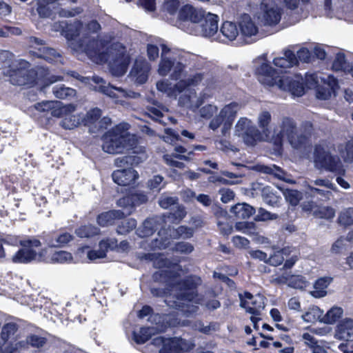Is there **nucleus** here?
I'll return each instance as SVG.
<instances>
[{
	"label": "nucleus",
	"instance_id": "obj_60",
	"mask_svg": "<svg viewBox=\"0 0 353 353\" xmlns=\"http://www.w3.org/2000/svg\"><path fill=\"white\" fill-rule=\"evenodd\" d=\"M172 290H173V288H171L169 285L163 288H151L150 293L154 297L164 298L170 295Z\"/></svg>",
	"mask_w": 353,
	"mask_h": 353
},
{
	"label": "nucleus",
	"instance_id": "obj_51",
	"mask_svg": "<svg viewBox=\"0 0 353 353\" xmlns=\"http://www.w3.org/2000/svg\"><path fill=\"white\" fill-rule=\"evenodd\" d=\"M14 54L8 50L0 51V69L10 68L13 61Z\"/></svg>",
	"mask_w": 353,
	"mask_h": 353
},
{
	"label": "nucleus",
	"instance_id": "obj_7",
	"mask_svg": "<svg viewBox=\"0 0 353 353\" xmlns=\"http://www.w3.org/2000/svg\"><path fill=\"white\" fill-rule=\"evenodd\" d=\"M236 103H231L221 109L219 115L214 117L210 122L209 127L216 130L223 124L222 133L225 135L231 129L234 119L236 117Z\"/></svg>",
	"mask_w": 353,
	"mask_h": 353
},
{
	"label": "nucleus",
	"instance_id": "obj_52",
	"mask_svg": "<svg viewBox=\"0 0 353 353\" xmlns=\"http://www.w3.org/2000/svg\"><path fill=\"white\" fill-rule=\"evenodd\" d=\"M139 195L129 194L120 198L117 201V205L122 208H128L131 209L137 205L138 203L134 202V197H137Z\"/></svg>",
	"mask_w": 353,
	"mask_h": 353
},
{
	"label": "nucleus",
	"instance_id": "obj_29",
	"mask_svg": "<svg viewBox=\"0 0 353 353\" xmlns=\"http://www.w3.org/2000/svg\"><path fill=\"white\" fill-rule=\"evenodd\" d=\"M220 31L230 41L234 40L239 34V29L236 25L231 21L223 22Z\"/></svg>",
	"mask_w": 353,
	"mask_h": 353
},
{
	"label": "nucleus",
	"instance_id": "obj_14",
	"mask_svg": "<svg viewBox=\"0 0 353 353\" xmlns=\"http://www.w3.org/2000/svg\"><path fill=\"white\" fill-rule=\"evenodd\" d=\"M126 216L127 214L121 210H110L99 214L97 216V223L102 228L108 227L114 225Z\"/></svg>",
	"mask_w": 353,
	"mask_h": 353
},
{
	"label": "nucleus",
	"instance_id": "obj_10",
	"mask_svg": "<svg viewBox=\"0 0 353 353\" xmlns=\"http://www.w3.org/2000/svg\"><path fill=\"white\" fill-rule=\"evenodd\" d=\"M154 341L162 345L159 353H185L189 350L186 340L181 337L159 336L155 338Z\"/></svg>",
	"mask_w": 353,
	"mask_h": 353
},
{
	"label": "nucleus",
	"instance_id": "obj_9",
	"mask_svg": "<svg viewBox=\"0 0 353 353\" xmlns=\"http://www.w3.org/2000/svg\"><path fill=\"white\" fill-rule=\"evenodd\" d=\"M8 73L12 85L29 88L38 84V72L34 69L17 68L9 70Z\"/></svg>",
	"mask_w": 353,
	"mask_h": 353
},
{
	"label": "nucleus",
	"instance_id": "obj_13",
	"mask_svg": "<svg viewBox=\"0 0 353 353\" xmlns=\"http://www.w3.org/2000/svg\"><path fill=\"white\" fill-rule=\"evenodd\" d=\"M43 240L50 248H62L73 240V236L62 230L52 231L43 234Z\"/></svg>",
	"mask_w": 353,
	"mask_h": 353
},
{
	"label": "nucleus",
	"instance_id": "obj_23",
	"mask_svg": "<svg viewBox=\"0 0 353 353\" xmlns=\"http://www.w3.org/2000/svg\"><path fill=\"white\" fill-rule=\"evenodd\" d=\"M130 57L122 52L118 54L114 61V65L111 68L113 74L121 77L125 74L130 64Z\"/></svg>",
	"mask_w": 353,
	"mask_h": 353
},
{
	"label": "nucleus",
	"instance_id": "obj_3",
	"mask_svg": "<svg viewBox=\"0 0 353 353\" xmlns=\"http://www.w3.org/2000/svg\"><path fill=\"white\" fill-rule=\"evenodd\" d=\"M102 140V148L109 154L122 153L124 150L130 153L134 152V149L137 148H145L138 145L137 140L128 132H125L119 125L106 132L103 135Z\"/></svg>",
	"mask_w": 353,
	"mask_h": 353
},
{
	"label": "nucleus",
	"instance_id": "obj_27",
	"mask_svg": "<svg viewBox=\"0 0 353 353\" xmlns=\"http://www.w3.org/2000/svg\"><path fill=\"white\" fill-rule=\"evenodd\" d=\"M99 229L91 224L83 225L75 230L76 235L81 238H92L99 234Z\"/></svg>",
	"mask_w": 353,
	"mask_h": 353
},
{
	"label": "nucleus",
	"instance_id": "obj_5",
	"mask_svg": "<svg viewBox=\"0 0 353 353\" xmlns=\"http://www.w3.org/2000/svg\"><path fill=\"white\" fill-rule=\"evenodd\" d=\"M314 161L317 168L345 175V170L337 156L332 155L320 144L316 145L314 150Z\"/></svg>",
	"mask_w": 353,
	"mask_h": 353
},
{
	"label": "nucleus",
	"instance_id": "obj_34",
	"mask_svg": "<svg viewBox=\"0 0 353 353\" xmlns=\"http://www.w3.org/2000/svg\"><path fill=\"white\" fill-rule=\"evenodd\" d=\"M335 213V210L330 206H317L313 211L314 217L325 220H332Z\"/></svg>",
	"mask_w": 353,
	"mask_h": 353
},
{
	"label": "nucleus",
	"instance_id": "obj_2",
	"mask_svg": "<svg viewBox=\"0 0 353 353\" xmlns=\"http://www.w3.org/2000/svg\"><path fill=\"white\" fill-rule=\"evenodd\" d=\"M148 159L145 148H137L130 154L118 157L115 160L117 167L123 168L114 170L112 174L114 182L121 186L133 185L139 178V174L133 168Z\"/></svg>",
	"mask_w": 353,
	"mask_h": 353
},
{
	"label": "nucleus",
	"instance_id": "obj_35",
	"mask_svg": "<svg viewBox=\"0 0 353 353\" xmlns=\"http://www.w3.org/2000/svg\"><path fill=\"white\" fill-rule=\"evenodd\" d=\"M194 233V230L192 228L186 225H179L173 230L171 236L174 239H189L193 236Z\"/></svg>",
	"mask_w": 353,
	"mask_h": 353
},
{
	"label": "nucleus",
	"instance_id": "obj_62",
	"mask_svg": "<svg viewBox=\"0 0 353 353\" xmlns=\"http://www.w3.org/2000/svg\"><path fill=\"white\" fill-rule=\"evenodd\" d=\"M296 57L298 61H301L303 63H310L312 61V53L307 48H301L297 51Z\"/></svg>",
	"mask_w": 353,
	"mask_h": 353
},
{
	"label": "nucleus",
	"instance_id": "obj_45",
	"mask_svg": "<svg viewBox=\"0 0 353 353\" xmlns=\"http://www.w3.org/2000/svg\"><path fill=\"white\" fill-rule=\"evenodd\" d=\"M174 65V61L166 57H163L159 64L158 72L161 76L165 77L168 74Z\"/></svg>",
	"mask_w": 353,
	"mask_h": 353
},
{
	"label": "nucleus",
	"instance_id": "obj_6",
	"mask_svg": "<svg viewBox=\"0 0 353 353\" xmlns=\"http://www.w3.org/2000/svg\"><path fill=\"white\" fill-rule=\"evenodd\" d=\"M28 42L31 48H34L37 51H30L34 57L44 59L48 63H63V57L55 49L50 47H46V41L34 36H31L28 39Z\"/></svg>",
	"mask_w": 353,
	"mask_h": 353
},
{
	"label": "nucleus",
	"instance_id": "obj_47",
	"mask_svg": "<svg viewBox=\"0 0 353 353\" xmlns=\"http://www.w3.org/2000/svg\"><path fill=\"white\" fill-rule=\"evenodd\" d=\"M320 312V309L318 307H312L303 314L301 317L305 322L314 323L319 319L321 316Z\"/></svg>",
	"mask_w": 353,
	"mask_h": 353
},
{
	"label": "nucleus",
	"instance_id": "obj_18",
	"mask_svg": "<svg viewBox=\"0 0 353 353\" xmlns=\"http://www.w3.org/2000/svg\"><path fill=\"white\" fill-rule=\"evenodd\" d=\"M263 10L262 21L264 25L273 26L278 24L281 19V12L279 8L270 6L268 3L262 2Z\"/></svg>",
	"mask_w": 353,
	"mask_h": 353
},
{
	"label": "nucleus",
	"instance_id": "obj_58",
	"mask_svg": "<svg viewBox=\"0 0 353 353\" xmlns=\"http://www.w3.org/2000/svg\"><path fill=\"white\" fill-rule=\"evenodd\" d=\"M278 214H272L264 208H259L258 214L255 216L254 220L256 221H265L268 220H275L278 218Z\"/></svg>",
	"mask_w": 353,
	"mask_h": 353
},
{
	"label": "nucleus",
	"instance_id": "obj_49",
	"mask_svg": "<svg viewBox=\"0 0 353 353\" xmlns=\"http://www.w3.org/2000/svg\"><path fill=\"white\" fill-rule=\"evenodd\" d=\"M176 266H180L178 263H174L170 259L163 257V254L159 253L158 259H157L154 267L157 268H174Z\"/></svg>",
	"mask_w": 353,
	"mask_h": 353
},
{
	"label": "nucleus",
	"instance_id": "obj_1",
	"mask_svg": "<svg viewBox=\"0 0 353 353\" xmlns=\"http://www.w3.org/2000/svg\"><path fill=\"white\" fill-rule=\"evenodd\" d=\"M254 74L258 81L265 86L276 85L281 90L288 92L294 97H301L305 92L303 79L300 74L285 72L279 74L268 61L256 66Z\"/></svg>",
	"mask_w": 353,
	"mask_h": 353
},
{
	"label": "nucleus",
	"instance_id": "obj_8",
	"mask_svg": "<svg viewBox=\"0 0 353 353\" xmlns=\"http://www.w3.org/2000/svg\"><path fill=\"white\" fill-rule=\"evenodd\" d=\"M281 132L286 136L289 143L294 148H301L305 146L308 137L304 133H298L297 128L294 120L290 117H285L281 125Z\"/></svg>",
	"mask_w": 353,
	"mask_h": 353
},
{
	"label": "nucleus",
	"instance_id": "obj_25",
	"mask_svg": "<svg viewBox=\"0 0 353 353\" xmlns=\"http://www.w3.org/2000/svg\"><path fill=\"white\" fill-rule=\"evenodd\" d=\"M187 212L183 205L177 204L173 211L167 212L163 214L165 221L172 223H179L186 216Z\"/></svg>",
	"mask_w": 353,
	"mask_h": 353
},
{
	"label": "nucleus",
	"instance_id": "obj_31",
	"mask_svg": "<svg viewBox=\"0 0 353 353\" xmlns=\"http://www.w3.org/2000/svg\"><path fill=\"white\" fill-rule=\"evenodd\" d=\"M118 223L116 231L119 234H127L137 227V221L134 219H123Z\"/></svg>",
	"mask_w": 353,
	"mask_h": 353
},
{
	"label": "nucleus",
	"instance_id": "obj_12",
	"mask_svg": "<svg viewBox=\"0 0 353 353\" xmlns=\"http://www.w3.org/2000/svg\"><path fill=\"white\" fill-rule=\"evenodd\" d=\"M240 306L252 315L257 316L265 307L261 296H254L250 292H245L244 295L239 294Z\"/></svg>",
	"mask_w": 353,
	"mask_h": 353
},
{
	"label": "nucleus",
	"instance_id": "obj_19",
	"mask_svg": "<svg viewBox=\"0 0 353 353\" xmlns=\"http://www.w3.org/2000/svg\"><path fill=\"white\" fill-rule=\"evenodd\" d=\"M336 336L346 341H353V320L346 318L341 321L337 325Z\"/></svg>",
	"mask_w": 353,
	"mask_h": 353
},
{
	"label": "nucleus",
	"instance_id": "obj_50",
	"mask_svg": "<svg viewBox=\"0 0 353 353\" xmlns=\"http://www.w3.org/2000/svg\"><path fill=\"white\" fill-rule=\"evenodd\" d=\"M284 254V249L275 251L272 255L268 257L267 263L275 267L281 265L285 260Z\"/></svg>",
	"mask_w": 353,
	"mask_h": 353
},
{
	"label": "nucleus",
	"instance_id": "obj_54",
	"mask_svg": "<svg viewBox=\"0 0 353 353\" xmlns=\"http://www.w3.org/2000/svg\"><path fill=\"white\" fill-rule=\"evenodd\" d=\"M346 59L344 53L336 54L332 63V67L336 71L346 70Z\"/></svg>",
	"mask_w": 353,
	"mask_h": 353
},
{
	"label": "nucleus",
	"instance_id": "obj_20",
	"mask_svg": "<svg viewBox=\"0 0 353 353\" xmlns=\"http://www.w3.org/2000/svg\"><path fill=\"white\" fill-rule=\"evenodd\" d=\"M37 252L34 249L19 248L11 257V261L15 264H28L37 259Z\"/></svg>",
	"mask_w": 353,
	"mask_h": 353
},
{
	"label": "nucleus",
	"instance_id": "obj_43",
	"mask_svg": "<svg viewBox=\"0 0 353 353\" xmlns=\"http://www.w3.org/2000/svg\"><path fill=\"white\" fill-rule=\"evenodd\" d=\"M285 200L292 205L296 206L302 199L301 193L297 190L287 189L284 192Z\"/></svg>",
	"mask_w": 353,
	"mask_h": 353
},
{
	"label": "nucleus",
	"instance_id": "obj_37",
	"mask_svg": "<svg viewBox=\"0 0 353 353\" xmlns=\"http://www.w3.org/2000/svg\"><path fill=\"white\" fill-rule=\"evenodd\" d=\"M53 94L58 99H67L75 97L77 91L73 88L65 87L63 85L53 88Z\"/></svg>",
	"mask_w": 353,
	"mask_h": 353
},
{
	"label": "nucleus",
	"instance_id": "obj_64",
	"mask_svg": "<svg viewBox=\"0 0 353 353\" xmlns=\"http://www.w3.org/2000/svg\"><path fill=\"white\" fill-rule=\"evenodd\" d=\"M345 150V159L353 162V137L346 142Z\"/></svg>",
	"mask_w": 353,
	"mask_h": 353
},
{
	"label": "nucleus",
	"instance_id": "obj_30",
	"mask_svg": "<svg viewBox=\"0 0 353 353\" xmlns=\"http://www.w3.org/2000/svg\"><path fill=\"white\" fill-rule=\"evenodd\" d=\"M152 328L150 327H141L139 332L134 331L132 332V336L134 341L137 344H144L149 341L152 335Z\"/></svg>",
	"mask_w": 353,
	"mask_h": 353
},
{
	"label": "nucleus",
	"instance_id": "obj_53",
	"mask_svg": "<svg viewBox=\"0 0 353 353\" xmlns=\"http://www.w3.org/2000/svg\"><path fill=\"white\" fill-rule=\"evenodd\" d=\"M172 250L176 252L188 254L194 250V246L190 243L180 241L174 244Z\"/></svg>",
	"mask_w": 353,
	"mask_h": 353
},
{
	"label": "nucleus",
	"instance_id": "obj_24",
	"mask_svg": "<svg viewBox=\"0 0 353 353\" xmlns=\"http://www.w3.org/2000/svg\"><path fill=\"white\" fill-rule=\"evenodd\" d=\"M332 281V278L324 276L318 279L314 283V290L311 292V294L314 298H322L327 295L326 289Z\"/></svg>",
	"mask_w": 353,
	"mask_h": 353
},
{
	"label": "nucleus",
	"instance_id": "obj_39",
	"mask_svg": "<svg viewBox=\"0 0 353 353\" xmlns=\"http://www.w3.org/2000/svg\"><path fill=\"white\" fill-rule=\"evenodd\" d=\"M19 326L16 323L9 322L5 323L1 331V339L4 342L6 343L10 338L13 336L17 331L18 330Z\"/></svg>",
	"mask_w": 353,
	"mask_h": 353
},
{
	"label": "nucleus",
	"instance_id": "obj_22",
	"mask_svg": "<svg viewBox=\"0 0 353 353\" xmlns=\"http://www.w3.org/2000/svg\"><path fill=\"white\" fill-rule=\"evenodd\" d=\"M254 207L246 203H239L230 209L231 214L236 219H247L255 213Z\"/></svg>",
	"mask_w": 353,
	"mask_h": 353
},
{
	"label": "nucleus",
	"instance_id": "obj_44",
	"mask_svg": "<svg viewBox=\"0 0 353 353\" xmlns=\"http://www.w3.org/2000/svg\"><path fill=\"white\" fill-rule=\"evenodd\" d=\"M99 247L107 255L108 251H113L118 248V241L116 238L106 237L99 242Z\"/></svg>",
	"mask_w": 353,
	"mask_h": 353
},
{
	"label": "nucleus",
	"instance_id": "obj_59",
	"mask_svg": "<svg viewBox=\"0 0 353 353\" xmlns=\"http://www.w3.org/2000/svg\"><path fill=\"white\" fill-rule=\"evenodd\" d=\"M165 134L166 136L165 141L173 145H175L178 141L183 142V140L179 134L171 128L165 129Z\"/></svg>",
	"mask_w": 353,
	"mask_h": 353
},
{
	"label": "nucleus",
	"instance_id": "obj_16",
	"mask_svg": "<svg viewBox=\"0 0 353 353\" xmlns=\"http://www.w3.org/2000/svg\"><path fill=\"white\" fill-rule=\"evenodd\" d=\"M106 41L103 39L92 38L88 40L84 47V51L90 57H99L100 60L106 61L108 56L107 51H101V48L105 47Z\"/></svg>",
	"mask_w": 353,
	"mask_h": 353
},
{
	"label": "nucleus",
	"instance_id": "obj_57",
	"mask_svg": "<svg viewBox=\"0 0 353 353\" xmlns=\"http://www.w3.org/2000/svg\"><path fill=\"white\" fill-rule=\"evenodd\" d=\"M262 196L269 205H274L279 202V197L270 191V187H265L262 190Z\"/></svg>",
	"mask_w": 353,
	"mask_h": 353
},
{
	"label": "nucleus",
	"instance_id": "obj_40",
	"mask_svg": "<svg viewBox=\"0 0 353 353\" xmlns=\"http://www.w3.org/2000/svg\"><path fill=\"white\" fill-rule=\"evenodd\" d=\"M308 285L309 282L305 276L296 274L290 275V281L288 283L290 288L298 290H305Z\"/></svg>",
	"mask_w": 353,
	"mask_h": 353
},
{
	"label": "nucleus",
	"instance_id": "obj_42",
	"mask_svg": "<svg viewBox=\"0 0 353 353\" xmlns=\"http://www.w3.org/2000/svg\"><path fill=\"white\" fill-rule=\"evenodd\" d=\"M48 339L35 334H30L26 337V343L35 348H41L47 343Z\"/></svg>",
	"mask_w": 353,
	"mask_h": 353
},
{
	"label": "nucleus",
	"instance_id": "obj_56",
	"mask_svg": "<svg viewBox=\"0 0 353 353\" xmlns=\"http://www.w3.org/2000/svg\"><path fill=\"white\" fill-rule=\"evenodd\" d=\"M179 204L177 196H161L159 200V205L163 209H168L172 206Z\"/></svg>",
	"mask_w": 353,
	"mask_h": 353
},
{
	"label": "nucleus",
	"instance_id": "obj_38",
	"mask_svg": "<svg viewBox=\"0 0 353 353\" xmlns=\"http://www.w3.org/2000/svg\"><path fill=\"white\" fill-rule=\"evenodd\" d=\"M338 223L344 228L353 227V208H349L341 212L338 217Z\"/></svg>",
	"mask_w": 353,
	"mask_h": 353
},
{
	"label": "nucleus",
	"instance_id": "obj_28",
	"mask_svg": "<svg viewBox=\"0 0 353 353\" xmlns=\"http://www.w3.org/2000/svg\"><path fill=\"white\" fill-rule=\"evenodd\" d=\"M160 223L154 218L146 219L142 225L141 232L142 236H150L159 230Z\"/></svg>",
	"mask_w": 353,
	"mask_h": 353
},
{
	"label": "nucleus",
	"instance_id": "obj_46",
	"mask_svg": "<svg viewBox=\"0 0 353 353\" xmlns=\"http://www.w3.org/2000/svg\"><path fill=\"white\" fill-rule=\"evenodd\" d=\"M132 72H134V76L137 77V81L141 83H145L148 80V71L143 70V68L141 63L135 62Z\"/></svg>",
	"mask_w": 353,
	"mask_h": 353
},
{
	"label": "nucleus",
	"instance_id": "obj_48",
	"mask_svg": "<svg viewBox=\"0 0 353 353\" xmlns=\"http://www.w3.org/2000/svg\"><path fill=\"white\" fill-rule=\"evenodd\" d=\"M350 245L345 241L343 236H340L332 245L331 251L335 254H344L349 250Z\"/></svg>",
	"mask_w": 353,
	"mask_h": 353
},
{
	"label": "nucleus",
	"instance_id": "obj_33",
	"mask_svg": "<svg viewBox=\"0 0 353 353\" xmlns=\"http://www.w3.org/2000/svg\"><path fill=\"white\" fill-rule=\"evenodd\" d=\"M241 32L243 36L252 37L256 34L258 28L254 22L248 17V19H243L239 24Z\"/></svg>",
	"mask_w": 353,
	"mask_h": 353
},
{
	"label": "nucleus",
	"instance_id": "obj_11",
	"mask_svg": "<svg viewBox=\"0 0 353 353\" xmlns=\"http://www.w3.org/2000/svg\"><path fill=\"white\" fill-rule=\"evenodd\" d=\"M236 130L242 131L244 143L248 145H255L261 139V133L259 129L251 124L246 118H241L236 124Z\"/></svg>",
	"mask_w": 353,
	"mask_h": 353
},
{
	"label": "nucleus",
	"instance_id": "obj_41",
	"mask_svg": "<svg viewBox=\"0 0 353 353\" xmlns=\"http://www.w3.org/2000/svg\"><path fill=\"white\" fill-rule=\"evenodd\" d=\"M174 158L178 159L179 160H188V157H186L184 154H176L174 153H172L171 154H164L163 155V159L165 163L173 168H183L184 167V163L178 161L174 160Z\"/></svg>",
	"mask_w": 353,
	"mask_h": 353
},
{
	"label": "nucleus",
	"instance_id": "obj_26",
	"mask_svg": "<svg viewBox=\"0 0 353 353\" xmlns=\"http://www.w3.org/2000/svg\"><path fill=\"white\" fill-rule=\"evenodd\" d=\"M343 310L340 307H332L321 319L325 324H334L343 316Z\"/></svg>",
	"mask_w": 353,
	"mask_h": 353
},
{
	"label": "nucleus",
	"instance_id": "obj_63",
	"mask_svg": "<svg viewBox=\"0 0 353 353\" xmlns=\"http://www.w3.org/2000/svg\"><path fill=\"white\" fill-rule=\"evenodd\" d=\"M216 148L217 149L228 152L229 151L236 152L238 151V149L232 145L231 143L226 139H221L216 142Z\"/></svg>",
	"mask_w": 353,
	"mask_h": 353
},
{
	"label": "nucleus",
	"instance_id": "obj_15",
	"mask_svg": "<svg viewBox=\"0 0 353 353\" xmlns=\"http://www.w3.org/2000/svg\"><path fill=\"white\" fill-rule=\"evenodd\" d=\"M219 17L216 14L205 13L204 17L199 21L201 23V33L203 37H210L214 36L218 31Z\"/></svg>",
	"mask_w": 353,
	"mask_h": 353
},
{
	"label": "nucleus",
	"instance_id": "obj_36",
	"mask_svg": "<svg viewBox=\"0 0 353 353\" xmlns=\"http://www.w3.org/2000/svg\"><path fill=\"white\" fill-rule=\"evenodd\" d=\"M37 72L43 79V84L45 85H49L63 79V77L60 75H50V71L48 68L39 67L38 68Z\"/></svg>",
	"mask_w": 353,
	"mask_h": 353
},
{
	"label": "nucleus",
	"instance_id": "obj_21",
	"mask_svg": "<svg viewBox=\"0 0 353 353\" xmlns=\"http://www.w3.org/2000/svg\"><path fill=\"white\" fill-rule=\"evenodd\" d=\"M179 276V273L175 270H160L152 274V279L155 283H165L166 286H168V283H174L173 281Z\"/></svg>",
	"mask_w": 353,
	"mask_h": 353
},
{
	"label": "nucleus",
	"instance_id": "obj_32",
	"mask_svg": "<svg viewBox=\"0 0 353 353\" xmlns=\"http://www.w3.org/2000/svg\"><path fill=\"white\" fill-rule=\"evenodd\" d=\"M234 228L236 231L248 235H256L258 234L256 225L252 221H237Z\"/></svg>",
	"mask_w": 353,
	"mask_h": 353
},
{
	"label": "nucleus",
	"instance_id": "obj_4",
	"mask_svg": "<svg viewBox=\"0 0 353 353\" xmlns=\"http://www.w3.org/2000/svg\"><path fill=\"white\" fill-rule=\"evenodd\" d=\"M202 284L201 278L196 274H189L174 283L169 284L176 291L175 298L180 301L193 303L199 296V287Z\"/></svg>",
	"mask_w": 353,
	"mask_h": 353
},
{
	"label": "nucleus",
	"instance_id": "obj_61",
	"mask_svg": "<svg viewBox=\"0 0 353 353\" xmlns=\"http://www.w3.org/2000/svg\"><path fill=\"white\" fill-rule=\"evenodd\" d=\"M101 116V110L95 108L88 111L85 115V121L90 124L94 123L97 121Z\"/></svg>",
	"mask_w": 353,
	"mask_h": 353
},
{
	"label": "nucleus",
	"instance_id": "obj_17",
	"mask_svg": "<svg viewBox=\"0 0 353 353\" xmlns=\"http://www.w3.org/2000/svg\"><path fill=\"white\" fill-rule=\"evenodd\" d=\"M204 17V10H197L191 5L183 6L179 10L178 19L181 21L199 23Z\"/></svg>",
	"mask_w": 353,
	"mask_h": 353
},
{
	"label": "nucleus",
	"instance_id": "obj_55",
	"mask_svg": "<svg viewBox=\"0 0 353 353\" xmlns=\"http://www.w3.org/2000/svg\"><path fill=\"white\" fill-rule=\"evenodd\" d=\"M163 177L161 175H154L148 181V187L152 191H160L163 187Z\"/></svg>",
	"mask_w": 353,
	"mask_h": 353
}]
</instances>
